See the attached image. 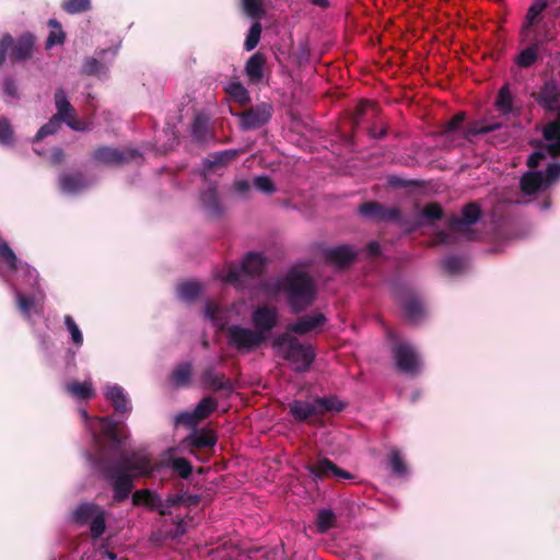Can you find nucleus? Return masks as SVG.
<instances>
[{
  "label": "nucleus",
  "mask_w": 560,
  "mask_h": 560,
  "mask_svg": "<svg viewBox=\"0 0 560 560\" xmlns=\"http://www.w3.org/2000/svg\"><path fill=\"white\" fill-rule=\"evenodd\" d=\"M79 412L94 443V453H89L88 459L112 482L114 499L124 501L131 492L135 477L152 475L151 455L144 448L124 452V441L128 435L118 429L112 417L91 418L85 409Z\"/></svg>",
  "instance_id": "nucleus-1"
},
{
  "label": "nucleus",
  "mask_w": 560,
  "mask_h": 560,
  "mask_svg": "<svg viewBox=\"0 0 560 560\" xmlns=\"http://www.w3.org/2000/svg\"><path fill=\"white\" fill-rule=\"evenodd\" d=\"M0 276L10 284L16 306L25 319L40 315L45 294L38 287V272L26 262H22L8 245L0 238Z\"/></svg>",
  "instance_id": "nucleus-2"
},
{
  "label": "nucleus",
  "mask_w": 560,
  "mask_h": 560,
  "mask_svg": "<svg viewBox=\"0 0 560 560\" xmlns=\"http://www.w3.org/2000/svg\"><path fill=\"white\" fill-rule=\"evenodd\" d=\"M262 289L270 294L283 292L293 313L311 305L316 294L313 279L300 268H292L282 279L264 283Z\"/></svg>",
  "instance_id": "nucleus-3"
},
{
  "label": "nucleus",
  "mask_w": 560,
  "mask_h": 560,
  "mask_svg": "<svg viewBox=\"0 0 560 560\" xmlns=\"http://www.w3.org/2000/svg\"><path fill=\"white\" fill-rule=\"evenodd\" d=\"M551 0H532L522 21L520 36L522 42L545 44L557 37L555 19L547 18V9Z\"/></svg>",
  "instance_id": "nucleus-4"
},
{
  "label": "nucleus",
  "mask_w": 560,
  "mask_h": 560,
  "mask_svg": "<svg viewBox=\"0 0 560 560\" xmlns=\"http://www.w3.org/2000/svg\"><path fill=\"white\" fill-rule=\"evenodd\" d=\"M537 103L545 110L556 114L555 120L544 128V139L547 141L546 151L551 155L560 154V85L551 80L540 89Z\"/></svg>",
  "instance_id": "nucleus-5"
},
{
  "label": "nucleus",
  "mask_w": 560,
  "mask_h": 560,
  "mask_svg": "<svg viewBox=\"0 0 560 560\" xmlns=\"http://www.w3.org/2000/svg\"><path fill=\"white\" fill-rule=\"evenodd\" d=\"M546 158L544 150L533 152L527 159V165L530 168L521 178L520 185L524 195H533L549 188L560 178V163H551L545 172L535 171L540 160Z\"/></svg>",
  "instance_id": "nucleus-6"
},
{
  "label": "nucleus",
  "mask_w": 560,
  "mask_h": 560,
  "mask_svg": "<svg viewBox=\"0 0 560 560\" xmlns=\"http://www.w3.org/2000/svg\"><path fill=\"white\" fill-rule=\"evenodd\" d=\"M272 348L296 372L307 371L315 359L314 349L307 343H302L289 331L277 336L272 342Z\"/></svg>",
  "instance_id": "nucleus-7"
},
{
  "label": "nucleus",
  "mask_w": 560,
  "mask_h": 560,
  "mask_svg": "<svg viewBox=\"0 0 560 560\" xmlns=\"http://www.w3.org/2000/svg\"><path fill=\"white\" fill-rule=\"evenodd\" d=\"M265 259L259 253H248L240 266L229 264L225 269L215 273L221 282L233 284L236 288H245L247 280L259 276L264 269Z\"/></svg>",
  "instance_id": "nucleus-8"
},
{
  "label": "nucleus",
  "mask_w": 560,
  "mask_h": 560,
  "mask_svg": "<svg viewBox=\"0 0 560 560\" xmlns=\"http://www.w3.org/2000/svg\"><path fill=\"white\" fill-rule=\"evenodd\" d=\"M479 218L480 210L476 205L469 203L465 206L462 210V217H453L448 222L447 231L438 233L436 237L439 243L452 245L463 240H474L475 235L470 226L475 224Z\"/></svg>",
  "instance_id": "nucleus-9"
},
{
  "label": "nucleus",
  "mask_w": 560,
  "mask_h": 560,
  "mask_svg": "<svg viewBox=\"0 0 560 560\" xmlns=\"http://www.w3.org/2000/svg\"><path fill=\"white\" fill-rule=\"evenodd\" d=\"M107 512L93 502H82L72 511L70 520L79 527H86L92 539L102 537L106 530Z\"/></svg>",
  "instance_id": "nucleus-10"
},
{
  "label": "nucleus",
  "mask_w": 560,
  "mask_h": 560,
  "mask_svg": "<svg viewBox=\"0 0 560 560\" xmlns=\"http://www.w3.org/2000/svg\"><path fill=\"white\" fill-rule=\"evenodd\" d=\"M464 121V114L459 113L455 115L444 127L443 136L446 139L454 138L457 135H462V125ZM500 122H490L486 120L475 121L464 132V137L471 141L477 136H487L502 128Z\"/></svg>",
  "instance_id": "nucleus-11"
},
{
  "label": "nucleus",
  "mask_w": 560,
  "mask_h": 560,
  "mask_svg": "<svg viewBox=\"0 0 560 560\" xmlns=\"http://www.w3.org/2000/svg\"><path fill=\"white\" fill-rule=\"evenodd\" d=\"M226 338L229 346L242 353H249L266 341L265 336L256 329L236 324L228 328Z\"/></svg>",
  "instance_id": "nucleus-12"
},
{
  "label": "nucleus",
  "mask_w": 560,
  "mask_h": 560,
  "mask_svg": "<svg viewBox=\"0 0 560 560\" xmlns=\"http://www.w3.org/2000/svg\"><path fill=\"white\" fill-rule=\"evenodd\" d=\"M393 355L400 372L408 375H416L421 371V357L412 345L408 342L395 345Z\"/></svg>",
  "instance_id": "nucleus-13"
},
{
  "label": "nucleus",
  "mask_w": 560,
  "mask_h": 560,
  "mask_svg": "<svg viewBox=\"0 0 560 560\" xmlns=\"http://www.w3.org/2000/svg\"><path fill=\"white\" fill-rule=\"evenodd\" d=\"M182 499V495L178 494L162 499L161 495L150 490L136 491L132 495L135 504H143L152 510H156L162 515L170 514L172 508L177 505Z\"/></svg>",
  "instance_id": "nucleus-14"
},
{
  "label": "nucleus",
  "mask_w": 560,
  "mask_h": 560,
  "mask_svg": "<svg viewBox=\"0 0 560 560\" xmlns=\"http://www.w3.org/2000/svg\"><path fill=\"white\" fill-rule=\"evenodd\" d=\"M119 46L114 48L101 49L95 52V56L89 57L84 60L82 66V72L88 75H95L103 78L107 74L109 67L112 66Z\"/></svg>",
  "instance_id": "nucleus-15"
},
{
  "label": "nucleus",
  "mask_w": 560,
  "mask_h": 560,
  "mask_svg": "<svg viewBox=\"0 0 560 560\" xmlns=\"http://www.w3.org/2000/svg\"><path fill=\"white\" fill-rule=\"evenodd\" d=\"M55 106L57 109V114L55 116L62 119V121L72 130L83 131L89 128L88 124L77 119L73 107L71 106L63 89L56 90Z\"/></svg>",
  "instance_id": "nucleus-16"
},
{
  "label": "nucleus",
  "mask_w": 560,
  "mask_h": 560,
  "mask_svg": "<svg viewBox=\"0 0 560 560\" xmlns=\"http://www.w3.org/2000/svg\"><path fill=\"white\" fill-rule=\"evenodd\" d=\"M279 322V312L273 306L259 305L253 310L252 324L254 329L261 332L267 340L269 334Z\"/></svg>",
  "instance_id": "nucleus-17"
},
{
  "label": "nucleus",
  "mask_w": 560,
  "mask_h": 560,
  "mask_svg": "<svg viewBox=\"0 0 560 560\" xmlns=\"http://www.w3.org/2000/svg\"><path fill=\"white\" fill-rule=\"evenodd\" d=\"M241 120V127L244 130L258 129L266 125L272 116V107L267 103H261L246 112L236 114Z\"/></svg>",
  "instance_id": "nucleus-18"
},
{
  "label": "nucleus",
  "mask_w": 560,
  "mask_h": 560,
  "mask_svg": "<svg viewBox=\"0 0 560 560\" xmlns=\"http://www.w3.org/2000/svg\"><path fill=\"white\" fill-rule=\"evenodd\" d=\"M93 158L103 164L119 165L129 161H140L141 155L137 150H118L110 147H102L95 150Z\"/></svg>",
  "instance_id": "nucleus-19"
},
{
  "label": "nucleus",
  "mask_w": 560,
  "mask_h": 560,
  "mask_svg": "<svg viewBox=\"0 0 560 560\" xmlns=\"http://www.w3.org/2000/svg\"><path fill=\"white\" fill-rule=\"evenodd\" d=\"M152 474H162L164 471H174L182 478H188L192 471L190 463L182 457H175L172 452L164 454L163 458L158 462H152Z\"/></svg>",
  "instance_id": "nucleus-20"
},
{
  "label": "nucleus",
  "mask_w": 560,
  "mask_h": 560,
  "mask_svg": "<svg viewBox=\"0 0 560 560\" xmlns=\"http://www.w3.org/2000/svg\"><path fill=\"white\" fill-rule=\"evenodd\" d=\"M218 407V402L212 397L202 398L191 412H183L176 417L177 423H183L189 428L208 418Z\"/></svg>",
  "instance_id": "nucleus-21"
},
{
  "label": "nucleus",
  "mask_w": 560,
  "mask_h": 560,
  "mask_svg": "<svg viewBox=\"0 0 560 560\" xmlns=\"http://www.w3.org/2000/svg\"><path fill=\"white\" fill-rule=\"evenodd\" d=\"M103 394L114 410L119 415H129L132 410L131 401L125 388L118 384H105Z\"/></svg>",
  "instance_id": "nucleus-22"
},
{
  "label": "nucleus",
  "mask_w": 560,
  "mask_h": 560,
  "mask_svg": "<svg viewBox=\"0 0 560 560\" xmlns=\"http://www.w3.org/2000/svg\"><path fill=\"white\" fill-rule=\"evenodd\" d=\"M360 213L363 217L377 221L397 222L401 219L399 209L385 208L378 202H366L360 206Z\"/></svg>",
  "instance_id": "nucleus-23"
},
{
  "label": "nucleus",
  "mask_w": 560,
  "mask_h": 560,
  "mask_svg": "<svg viewBox=\"0 0 560 560\" xmlns=\"http://www.w3.org/2000/svg\"><path fill=\"white\" fill-rule=\"evenodd\" d=\"M307 470L314 479H322L334 476L339 479H351L352 476L340 468H338L331 460L320 458L315 464L308 465Z\"/></svg>",
  "instance_id": "nucleus-24"
},
{
  "label": "nucleus",
  "mask_w": 560,
  "mask_h": 560,
  "mask_svg": "<svg viewBox=\"0 0 560 560\" xmlns=\"http://www.w3.org/2000/svg\"><path fill=\"white\" fill-rule=\"evenodd\" d=\"M326 323V317L322 313L304 315L290 324L288 330L298 335H306L316 330Z\"/></svg>",
  "instance_id": "nucleus-25"
},
{
  "label": "nucleus",
  "mask_w": 560,
  "mask_h": 560,
  "mask_svg": "<svg viewBox=\"0 0 560 560\" xmlns=\"http://www.w3.org/2000/svg\"><path fill=\"white\" fill-rule=\"evenodd\" d=\"M357 256V250L351 245L328 247L324 250L325 259L338 267L350 264Z\"/></svg>",
  "instance_id": "nucleus-26"
},
{
  "label": "nucleus",
  "mask_w": 560,
  "mask_h": 560,
  "mask_svg": "<svg viewBox=\"0 0 560 560\" xmlns=\"http://www.w3.org/2000/svg\"><path fill=\"white\" fill-rule=\"evenodd\" d=\"M66 393L78 401H86L95 397V388L91 380L69 381L65 384Z\"/></svg>",
  "instance_id": "nucleus-27"
},
{
  "label": "nucleus",
  "mask_w": 560,
  "mask_h": 560,
  "mask_svg": "<svg viewBox=\"0 0 560 560\" xmlns=\"http://www.w3.org/2000/svg\"><path fill=\"white\" fill-rule=\"evenodd\" d=\"M289 410L295 421L303 422L313 416H317L315 400L294 399L289 404Z\"/></svg>",
  "instance_id": "nucleus-28"
},
{
  "label": "nucleus",
  "mask_w": 560,
  "mask_h": 560,
  "mask_svg": "<svg viewBox=\"0 0 560 560\" xmlns=\"http://www.w3.org/2000/svg\"><path fill=\"white\" fill-rule=\"evenodd\" d=\"M236 155L237 151L232 149L218 151L209 154L208 158H206L202 162L205 176H207V174L211 173L217 167L224 166L228 162L232 161Z\"/></svg>",
  "instance_id": "nucleus-29"
},
{
  "label": "nucleus",
  "mask_w": 560,
  "mask_h": 560,
  "mask_svg": "<svg viewBox=\"0 0 560 560\" xmlns=\"http://www.w3.org/2000/svg\"><path fill=\"white\" fill-rule=\"evenodd\" d=\"M200 202L203 209L212 215H219L222 211L220 200L217 192V184L211 183L200 194Z\"/></svg>",
  "instance_id": "nucleus-30"
},
{
  "label": "nucleus",
  "mask_w": 560,
  "mask_h": 560,
  "mask_svg": "<svg viewBox=\"0 0 560 560\" xmlns=\"http://www.w3.org/2000/svg\"><path fill=\"white\" fill-rule=\"evenodd\" d=\"M265 65L266 58L262 54L256 52L249 57L245 65V72L250 82L258 83L262 80Z\"/></svg>",
  "instance_id": "nucleus-31"
},
{
  "label": "nucleus",
  "mask_w": 560,
  "mask_h": 560,
  "mask_svg": "<svg viewBox=\"0 0 560 560\" xmlns=\"http://www.w3.org/2000/svg\"><path fill=\"white\" fill-rule=\"evenodd\" d=\"M401 306L406 317L412 323L419 322L424 314V307L421 300L413 294L407 295L401 301Z\"/></svg>",
  "instance_id": "nucleus-32"
},
{
  "label": "nucleus",
  "mask_w": 560,
  "mask_h": 560,
  "mask_svg": "<svg viewBox=\"0 0 560 560\" xmlns=\"http://www.w3.org/2000/svg\"><path fill=\"white\" fill-rule=\"evenodd\" d=\"M35 39L32 34L22 35L13 47L11 57L21 61L31 57L34 48Z\"/></svg>",
  "instance_id": "nucleus-33"
},
{
  "label": "nucleus",
  "mask_w": 560,
  "mask_h": 560,
  "mask_svg": "<svg viewBox=\"0 0 560 560\" xmlns=\"http://www.w3.org/2000/svg\"><path fill=\"white\" fill-rule=\"evenodd\" d=\"M202 292V285L198 281H184L177 285L176 293L179 300L184 302L195 301Z\"/></svg>",
  "instance_id": "nucleus-34"
},
{
  "label": "nucleus",
  "mask_w": 560,
  "mask_h": 560,
  "mask_svg": "<svg viewBox=\"0 0 560 560\" xmlns=\"http://www.w3.org/2000/svg\"><path fill=\"white\" fill-rule=\"evenodd\" d=\"M60 189L68 195L78 194L86 187L80 175L63 174L59 179Z\"/></svg>",
  "instance_id": "nucleus-35"
},
{
  "label": "nucleus",
  "mask_w": 560,
  "mask_h": 560,
  "mask_svg": "<svg viewBox=\"0 0 560 560\" xmlns=\"http://www.w3.org/2000/svg\"><path fill=\"white\" fill-rule=\"evenodd\" d=\"M529 46L523 49L517 57L515 58V62L521 68H529L532 67L538 59L540 44L535 42H527Z\"/></svg>",
  "instance_id": "nucleus-36"
},
{
  "label": "nucleus",
  "mask_w": 560,
  "mask_h": 560,
  "mask_svg": "<svg viewBox=\"0 0 560 560\" xmlns=\"http://www.w3.org/2000/svg\"><path fill=\"white\" fill-rule=\"evenodd\" d=\"M205 316L219 329H222L226 324L224 311L213 302L206 304Z\"/></svg>",
  "instance_id": "nucleus-37"
},
{
  "label": "nucleus",
  "mask_w": 560,
  "mask_h": 560,
  "mask_svg": "<svg viewBox=\"0 0 560 560\" xmlns=\"http://www.w3.org/2000/svg\"><path fill=\"white\" fill-rule=\"evenodd\" d=\"M498 110L503 115H509L514 112L513 96L508 85L500 89L495 101Z\"/></svg>",
  "instance_id": "nucleus-38"
},
{
  "label": "nucleus",
  "mask_w": 560,
  "mask_h": 560,
  "mask_svg": "<svg viewBox=\"0 0 560 560\" xmlns=\"http://www.w3.org/2000/svg\"><path fill=\"white\" fill-rule=\"evenodd\" d=\"M315 406L318 415H323L327 411H341L343 404L335 396H325L315 398Z\"/></svg>",
  "instance_id": "nucleus-39"
},
{
  "label": "nucleus",
  "mask_w": 560,
  "mask_h": 560,
  "mask_svg": "<svg viewBox=\"0 0 560 560\" xmlns=\"http://www.w3.org/2000/svg\"><path fill=\"white\" fill-rule=\"evenodd\" d=\"M190 440L196 447H211L217 443V435L211 430L201 429L194 432Z\"/></svg>",
  "instance_id": "nucleus-40"
},
{
  "label": "nucleus",
  "mask_w": 560,
  "mask_h": 560,
  "mask_svg": "<svg viewBox=\"0 0 560 560\" xmlns=\"http://www.w3.org/2000/svg\"><path fill=\"white\" fill-rule=\"evenodd\" d=\"M203 382L215 390L232 388L231 383L224 375L215 372L213 369H209L205 372Z\"/></svg>",
  "instance_id": "nucleus-41"
},
{
  "label": "nucleus",
  "mask_w": 560,
  "mask_h": 560,
  "mask_svg": "<svg viewBox=\"0 0 560 560\" xmlns=\"http://www.w3.org/2000/svg\"><path fill=\"white\" fill-rule=\"evenodd\" d=\"M225 92L241 104L249 102V93L246 88L238 81H230L225 84Z\"/></svg>",
  "instance_id": "nucleus-42"
},
{
  "label": "nucleus",
  "mask_w": 560,
  "mask_h": 560,
  "mask_svg": "<svg viewBox=\"0 0 560 560\" xmlns=\"http://www.w3.org/2000/svg\"><path fill=\"white\" fill-rule=\"evenodd\" d=\"M209 118L205 114H198L191 126L192 137L198 141L206 140L208 136Z\"/></svg>",
  "instance_id": "nucleus-43"
},
{
  "label": "nucleus",
  "mask_w": 560,
  "mask_h": 560,
  "mask_svg": "<svg viewBox=\"0 0 560 560\" xmlns=\"http://www.w3.org/2000/svg\"><path fill=\"white\" fill-rule=\"evenodd\" d=\"M191 376V364L190 363H182L175 368L171 375V380L173 384L177 387L185 386L188 384Z\"/></svg>",
  "instance_id": "nucleus-44"
},
{
  "label": "nucleus",
  "mask_w": 560,
  "mask_h": 560,
  "mask_svg": "<svg viewBox=\"0 0 560 560\" xmlns=\"http://www.w3.org/2000/svg\"><path fill=\"white\" fill-rule=\"evenodd\" d=\"M336 514L329 509H323L317 514V528L319 533H326L336 525Z\"/></svg>",
  "instance_id": "nucleus-45"
},
{
  "label": "nucleus",
  "mask_w": 560,
  "mask_h": 560,
  "mask_svg": "<svg viewBox=\"0 0 560 560\" xmlns=\"http://www.w3.org/2000/svg\"><path fill=\"white\" fill-rule=\"evenodd\" d=\"M66 328L70 335L72 343L79 349L83 345V334L74 319L70 315H66L63 318Z\"/></svg>",
  "instance_id": "nucleus-46"
},
{
  "label": "nucleus",
  "mask_w": 560,
  "mask_h": 560,
  "mask_svg": "<svg viewBox=\"0 0 560 560\" xmlns=\"http://www.w3.org/2000/svg\"><path fill=\"white\" fill-rule=\"evenodd\" d=\"M442 208L436 203L427 205L419 214L420 223L434 222L442 218Z\"/></svg>",
  "instance_id": "nucleus-47"
},
{
  "label": "nucleus",
  "mask_w": 560,
  "mask_h": 560,
  "mask_svg": "<svg viewBox=\"0 0 560 560\" xmlns=\"http://www.w3.org/2000/svg\"><path fill=\"white\" fill-rule=\"evenodd\" d=\"M61 121L62 119H60L59 117L52 116L47 124L39 128V130L33 139V142H38L43 138L49 135H54L60 128Z\"/></svg>",
  "instance_id": "nucleus-48"
},
{
  "label": "nucleus",
  "mask_w": 560,
  "mask_h": 560,
  "mask_svg": "<svg viewBox=\"0 0 560 560\" xmlns=\"http://www.w3.org/2000/svg\"><path fill=\"white\" fill-rule=\"evenodd\" d=\"M49 25L52 30L50 31L46 42L47 48H51L55 45H61L65 40V33L62 32L60 24L55 19L49 20Z\"/></svg>",
  "instance_id": "nucleus-49"
},
{
  "label": "nucleus",
  "mask_w": 560,
  "mask_h": 560,
  "mask_svg": "<svg viewBox=\"0 0 560 560\" xmlns=\"http://www.w3.org/2000/svg\"><path fill=\"white\" fill-rule=\"evenodd\" d=\"M443 267L450 275H458L466 267V260L459 256H448L443 260Z\"/></svg>",
  "instance_id": "nucleus-50"
},
{
  "label": "nucleus",
  "mask_w": 560,
  "mask_h": 560,
  "mask_svg": "<svg viewBox=\"0 0 560 560\" xmlns=\"http://www.w3.org/2000/svg\"><path fill=\"white\" fill-rule=\"evenodd\" d=\"M261 25L259 22H254L249 27L248 34L246 36L244 46L247 51L253 50L259 43L260 34H261Z\"/></svg>",
  "instance_id": "nucleus-51"
},
{
  "label": "nucleus",
  "mask_w": 560,
  "mask_h": 560,
  "mask_svg": "<svg viewBox=\"0 0 560 560\" xmlns=\"http://www.w3.org/2000/svg\"><path fill=\"white\" fill-rule=\"evenodd\" d=\"M91 7V0H63L62 9L69 14L85 12Z\"/></svg>",
  "instance_id": "nucleus-52"
},
{
  "label": "nucleus",
  "mask_w": 560,
  "mask_h": 560,
  "mask_svg": "<svg viewBox=\"0 0 560 560\" xmlns=\"http://www.w3.org/2000/svg\"><path fill=\"white\" fill-rule=\"evenodd\" d=\"M389 465L394 474L397 476L407 475V466L404 463V459L397 450H392L389 453Z\"/></svg>",
  "instance_id": "nucleus-53"
},
{
  "label": "nucleus",
  "mask_w": 560,
  "mask_h": 560,
  "mask_svg": "<svg viewBox=\"0 0 560 560\" xmlns=\"http://www.w3.org/2000/svg\"><path fill=\"white\" fill-rule=\"evenodd\" d=\"M253 185L258 191L265 195H271L277 190L276 185L267 175L254 177Z\"/></svg>",
  "instance_id": "nucleus-54"
},
{
  "label": "nucleus",
  "mask_w": 560,
  "mask_h": 560,
  "mask_svg": "<svg viewBox=\"0 0 560 560\" xmlns=\"http://www.w3.org/2000/svg\"><path fill=\"white\" fill-rule=\"evenodd\" d=\"M245 13L250 18H259L262 13L260 0H242Z\"/></svg>",
  "instance_id": "nucleus-55"
},
{
  "label": "nucleus",
  "mask_w": 560,
  "mask_h": 560,
  "mask_svg": "<svg viewBox=\"0 0 560 560\" xmlns=\"http://www.w3.org/2000/svg\"><path fill=\"white\" fill-rule=\"evenodd\" d=\"M13 137L12 128L5 118H0V143L8 145Z\"/></svg>",
  "instance_id": "nucleus-56"
},
{
  "label": "nucleus",
  "mask_w": 560,
  "mask_h": 560,
  "mask_svg": "<svg viewBox=\"0 0 560 560\" xmlns=\"http://www.w3.org/2000/svg\"><path fill=\"white\" fill-rule=\"evenodd\" d=\"M234 192L240 197H247L250 191V183L247 179H236L233 185Z\"/></svg>",
  "instance_id": "nucleus-57"
},
{
  "label": "nucleus",
  "mask_w": 560,
  "mask_h": 560,
  "mask_svg": "<svg viewBox=\"0 0 560 560\" xmlns=\"http://www.w3.org/2000/svg\"><path fill=\"white\" fill-rule=\"evenodd\" d=\"M12 44H13V37L9 34H4L0 38V66L3 63V61L5 59V54H7L8 49L12 46Z\"/></svg>",
  "instance_id": "nucleus-58"
},
{
  "label": "nucleus",
  "mask_w": 560,
  "mask_h": 560,
  "mask_svg": "<svg viewBox=\"0 0 560 560\" xmlns=\"http://www.w3.org/2000/svg\"><path fill=\"white\" fill-rule=\"evenodd\" d=\"M2 88L5 95L18 98V85L13 79H5Z\"/></svg>",
  "instance_id": "nucleus-59"
},
{
  "label": "nucleus",
  "mask_w": 560,
  "mask_h": 560,
  "mask_svg": "<svg viewBox=\"0 0 560 560\" xmlns=\"http://www.w3.org/2000/svg\"><path fill=\"white\" fill-rule=\"evenodd\" d=\"M50 159H51V162H52L54 164H59V163L62 161V159H63V152H62V150H61V149H58V148L54 149V151H52V153H51V158H50Z\"/></svg>",
  "instance_id": "nucleus-60"
},
{
  "label": "nucleus",
  "mask_w": 560,
  "mask_h": 560,
  "mask_svg": "<svg viewBox=\"0 0 560 560\" xmlns=\"http://www.w3.org/2000/svg\"><path fill=\"white\" fill-rule=\"evenodd\" d=\"M487 141L491 142L492 144L502 143L505 141V135H501V133L491 135L487 138Z\"/></svg>",
  "instance_id": "nucleus-61"
},
{
  "label": "nucleus",
  "mask_w": 560,
  "mask_h": 560,
  "mask_svg": "<svg viewBox=\"0 0 560 560\" xmlns=\"http://www.w3.org/2000/svg\"><path fill=\"white\" fill-rule=\"evenodd\" d=\"M368 250L371 255H376L380 252V245L376 242H371L368 245Z\"/></svg>",
  "instance_id": "nucleus-62"
},
{
  "label": "nucleus",
  "mask_w": 560,
  "mask_h": 560,
  "mask_svg": "<svg viewBox=\"0 0 560 560\" xmlns=\"http://www.w3.org/2000/svg\"><path fill=\"white\" fill-rule=\"evenodd\" d=\"M312 2L315 5H318V7H322V8H326L329 4L328 0H312Z\"/></svg>",
  "instance_id": "nucleus-63"
},
{
  "label": "nucleus",
  "mask_w": 560,
  "mask_h": 560,
  "mask_svg": "<svg viewBox=\"0 0 560 560\" xmlns=\"http://www.w3.org/2000/svg\"><path fill=\"white\" fill-rule=\"evenodd\" d=\"M102 553H103V557H106L108 560L116 559V555L113 551L105 550Z\"/></svg>",
  "instance_id": "nucleus-64"
}]
</instances>
